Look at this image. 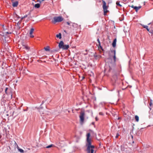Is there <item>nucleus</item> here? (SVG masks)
<instances>
[{
  "label": "nucleus",
  "instance_id": "nucleus-6",
  "mask_svg": "<svg viewBox=\"0 0 153 153\" xmlns=\"http://www.w3.org/2000/svg\"><path fill=\"white\" fill-rule=\"evenodd\" d=\"M34 31V29L32 28H31L29 31V37L31 38H33L34 37V35L33 34Z\"/></svg>",
  "mask_w": 153,
  "mask_h": 153
},
{
  "label": "nucleus",
  "instance_id": "nucleus-31",
  "mask_svg": "<svg viewBox=\"0 0 153 153\" xmlns=\"http://www.w3.org/2000/svg\"><path fill=\"white\" fill-rule=\"evenodd\" d=\"M96 121H97V120H98V119L96 117Z\"/></svg>",
  "mask_w": 153,
  "mask_h": 153
},
{
  "label": "nucleus",
  "instance_id": "nucleus-21",
  "mask_svg": "<svg viewBox=\"0 0 153 153\" xmlns=\"http://www.w3.org/2000/svg\"><path fill=\"white\" fill-rule=\"evenodd\" d=\"M149 104V105L150 106H151L152 105V100L150 101Z\"/></svg>",
  "mask_w": 153,
  "mask_h": 153
},
{
  "label": "nucleus",
  "instance_id": "nucleus-20",
  "mask_svg": "<svg viewBox=\"0 0 153 153\" xmlns=\"http://www.w3.org/2000/svg\"><path fill=\"white\" fill-rule=\"evenodd\" d=\"M142 26H143V27L144 28H147V27H148V26H147V25H142V24H141V25Z\"/></svg>",
  "mask_w": 153,
  "mask_h": 153
},
{
  "label": "nucleus",
  "instance_id": "nucleus-25",
  "mask_svg": "<svg viewBox=\"0 0 153 153\" xmlns=\"http://www.w3.org/2000/svg\"><path fill=\"white\" fill-rule=\"evenodd\" d=\"M119 135L118 134H117L116 136H115V138H117L118 137V136Z\"/></svg>",
  "mask_w": 153,
  "mask_h": 153
},
{
  "label": "nucleus",
  "instance_id": "nucleus-11",
  "mask_svg": "<svg viewBox=\"0 0 153 153\" xmlns=\"http://www.w3.org/2000/svg\"><path fill=\"white\" fill-rule=\"evenodd\" d=\"M18 4V2L17 1H15L13 2V7H17Z\"/></svg>",
  "mask_w": 153,
  "mask_h": 153
},
{
  "label": "nucleus",
  "instance_id": "nucleus-2",
  "mask_svg": "<svg viewBox=\"0 0 153 153\" xmlns=\"http://www.w3.org/2000/svg\"><path fill=\"white\" fill-rule=\"evenodd\" d=\"M63 20V18L61 16H55L53 17L52 20V22L53 24H55L57 22H60Z\"/></svg>",
  "mask_w": 153,
  "mask_h": 153
},
{
  "label": "nucleus",
  "instance_id": "nucleus-22",
  "mask_svg": "<svg viewBox=\"0 0 153 153\" xmlns=\"http://www.w3.org/2000/svg\"><path fill=\"white\" fill-rule=\"evenodd\" d=\"M27 17V15H26L25 16L23 17H22V19L23 18H25Z\"/></svg>",
  "mask_w": 153,
  "mask_h": 153
},
{
  "label": "nucleus",
  "instance_id": "nucleus-14",
  "mask_svg": "<svg viewBox=\"0 0 153 153\" xmlns=\"http://www.w3.org/2000/svg\"><path fill=\"white\" fill-rule=\"evenodd\" d=\"M34 7L36 8H39L40 7V4H35Z\"/></svg>",
  "mask_w": 153,
  "mask_h": 153
},
{
  "label": "nucleus",
  "instance_id": "nucleus-8",
  "mask_svg": "<svg viewBox=\"0 0 153 153\" xmlns=\"http://www.w3.org/2000/svg\"><path fill=\"white\" fill-rule=\"evenodd\" d=\"M97 41L99 43L98 45H97L98 47V50H99L100 51V49L102 50L103 49H102V47L100 45V43L99 39H98L97 40Z\"/></svg>",
  "mask_w": 153,
  "mask_h": 153
},
{
  "label": "nucleus",
  "instance_id": "nucleus-12",
  "mask_svg": "<svg viewBox=\"0 0 153 153\" xmlns=\"http://www.w3.org/2000/svg\"><path fill=\"white\" fill-rule=\"evenodd\" d=\"M23 46L26 50H29L30 49V48L27 45H23Z\"/></svg>",
  "mask_w": 153,
  "mask_h": 153
},
{
  "label": "nucleus",
  "instance_id": "nucleus-10",
  "mask_svg": "<svg viewBox=\"0 0 153 153\" xmlns=\"http://www.w3.org/2000/svg\"><path fill=\"white\" fill-rule=\"evenodd\" d=\"M117 42V39L116 38L115 39L112 43V45L113 47H115L116 46V43Z\"/></svg>",
  "mask_w": 153,
  "mask_h": 153
},
{
  "label": "nucleus",
  "instance_id": "nucleus-5",
  "mask_svg": "<svg viewBox=\"0 0 153 153\" xmlns=\"http://www.w3.org/2000/svg\"><path fill=\"white\" fill-rule=\"evenodd\" d=\"M85 113L83 112H81L79 115V118L80 119V122L82 123L84 120Z\"/></svg>",
  "mask_w": 153,
  "mask_h": 153
},
{
  "label": "nucleus",
  "instance_id": "nucleus-1",
  "mask_svg": "<svg viewBox=\"0 0 153 153\" xmlns=\"http://www.w3.org/2000/svg\"><path fill=\"white\" fill-rule=\"evenodd\" d=\"M90 133H87V143L86 144L87 151L88 153H93L94 146L91 145V139L90 138Z\"/></svg>",
  "mask_w": 153,
  "mask_h": 153
},
{
  "label": "nucleus",
  "instance_id": "nucleus-28",
  "mask_svg": "<svg viewBox=\"0 0 153 153\" xmlns=\"http://www.w3.org/2000/svg\"><path fill=\"white\" fill-rule=\"evenodd\" d=\"M146 30H147L148 31H149V29L148 27H147V28H146Z\"/></svg>",
  "mask_w": 153,
  "mask_h": 153
},
{
  "label": "nucleus",
  "instance_id": "nucleus-27",
  "mask_svg": "<svg viewBox=\"0 0 153 153\" xmlns=\"http://www.w3.org/2000/svg\"><path fill=\"white\" fill-rule=\"evenodd\" d=\"M150 33H151L153 35V31H151L149 32Z\"/></svg>",
  "mask_w": 153,
  "mask_h": 153
},
{
  "label": "nucleus",
  "instance_id": "nucleus-9",
  "mask_svg": "<svg viewBox=\"0 0 153 153\" xmlns=\"http://www.w3.org/2000/svg\"><path fill=\"white\" fill-rule=\"evenodd\" d=\"M15 144H16L17 145V148L18 150L21 153H24V150L22 149H21L19 148V146H18V145H17L16 142L15 143Z\"/></svg>",
  "mask_w": 153,
  "mask_h": 153
},
{
  "label": "nucleus",
  "instance_id": "nucleus-19",
  "mask_svg": "<svg viewBox=\"0 0 153 153\" xmlns=\"http://www.w3.org/2000/svg\"><path fill=\"white\" fill-rule=\"evenodd\" d=\"M116 4L117 6H119L120 7H121L122 6V5L120 4L119 2L118 1H117V2H116Z\"/></svg>",
  "mask_w": 153,
  "mask_h": 153
},
{
  "label": "nucleus",
  "instance_id": "nucleus-32",
  "mask_svg": "<svg viewBox=\"0 0 153 153\" xmlns=\"http://www.w3.org/2000/svg\"><path fill=\"white\" fill-rule=\"evenodd\" d=\"M2 26H3V27H4V25H3Z\"/></svg>",
  "mask_w": 153,
  "mask_h": 153
},
{
  "label": "nucleus",
  "instance_id": "nucleus-4",
  "mask_svg": "<svg viewBox=\"0 0 153 153\" xmlns=\"http://www.w3.org/2000/svg\"><path fill=\"white\" fill-rule=\"evenodd\" d=\"M108 6L106 5V3L104 1L102 0V7L104 11V15L106 14L108 11L107 10Z\"/></svg>",
  "mask_w": 153,
  "mask_h": 153
},
{
  "label": "nucleus",
  "instance_id": "nucleus-17",
  "mask_svg": "<svg viewBox=\"0 0 153 153\" xmlns=\"http://www.w3.org/2000/svg\"><path fill=\"white\" fill-rule=\"evenodd\" d=\"M55 146H54V145L53 144H51V145H50L49 146H47V147H46V148H50L51 147H54Z\"/></svg>",
  "mask_w": 153,
  "mask_h": 153
},
{
  "label": "nucleus",
  "instance_id": "nucleus-18",
  "mask_svg": "<svg viewBox=\"0 0 153 153\" xmlns=\"http://www.w3.org/2000/svg\"><path fill=\"white\" fill-rule=\"evenodd\" d=\"M45 50L46 51H48L49 50V47H47L44 48Z\"/></svg>",
  "mask_w": 153,
  "mask_h": 153
},
{
  "label": "nucleus",
  "instance_id": "nucleus-13",
  "mask_svg": "<svg viewBox=\"0 0 153 153\" xmlns=\"http://www.w3.org/2000/svg\"><path fill=\"white\" fill-rule=\"evenodd\" d=\"M56 36L57 38H59V39H61L62 38L61 33H59V34H56Z\"/></svg>",
  "mask_w": 153,
  "mask_h": 153
},
{
  "label": "nucleus",
  "instance_id": "nucleus-3",
  "mask_svg": "<svg viewBox=\"0 0 153 153\" xmlns=\"http://www.w3.org/2000/svg\"><path fill=\"white\" fill-rule=\"evenodd\" d=\"M59 47L60 49L67 50L69 48V46L68 45H64L63 42L62 41H61L59 44Z\"/></svg>",
  "mask_w": 153,
  "mask_h": 153
},
{
  "label": "nucleus",
  "instance_id": "nucleus-7",
  "mask_svg": "<svg viewBox=\"0 0 153 153\" xmlns=\"http://www.w3.org/2000/svg\"><path fill=\"white\" fill-rule=\"evenodd\" d=\"M131 7L134 8V9L135 10L136 12H137L138 10L140 9L141 8V6L137 7V6H134L132 5L131 6H130Z\"/></svg>",
  "mask_w": 153,
  "mask_h": 153
},
{
  "label": "nucleus",
  "instance_id": "nucleus-15",
  "mask_svg": "<svg viewBox=\"0 0 153 153\" xmlns=\"http://www.w3.org/2000/svg\"><path fill=\"white\" fill-rule=\"evenodd\" d=\"M114 53V56L113 57L114 59V61H116V51L115 50L113 51Z\"/></svg>",
  "mask_w": 153,
  "mask_h": 153
},
{
  "label": "nucleus",
  "instance_id": "nucleus-29",
  "mask_svg": "<svg viewBox=\"0 0 153 153\" xmlns=\"http://www.w3.org/2000/svg\"><path fill=\"white\" fill-rule=\"evenodd\" d=\"M67 23L68 24V25H70V23L68 22H67Z\"/></svg>",
  "mask_w": 153,
  "mask_h": 153
},
{
  "label": "nucleus",
  "instance_id": "nucleus-26",
  "mask_svg": "<svg viewBox=\"0 0 153 153\" xmlns=\"http://www.w3.org/2000/svg\"><path fill=\"white\" fill-rule=\"evenodd\" d=\"M44 0H37V1H39L41 2H42Z\"/></svg>",
  "mask_w": 153,
  "mask_h": 153
},
{
  "label": "nucleus",
  "instance_id": "nucleus-24",
  "mask_svg": "<svg viewBox=\"0 0 153 153\" xmlns=\"http://www.w3.org/2000/svg\"><path fill=\"white\" fill-rule=\"evenodd\" d=\"M8 89V88H6L5 89V93H7V91Z\"/></svg>",
  "mask_w": 153,
  "mask_h": 153
},
{
  "label": "nucleus",
  "instance_id": "nucleus-16",
  "mask_svg": "<svg viewBox=\"0 0 153 153\" xmlns=\"http://www.w3.org/2000/svg\"><path fill=\"white\" fill-rule=\"evenodd\" d=\"M135 118L136 120V121L138 122L139 121V118L138 116L137 115H136L135 116Z\"/></svg>",
  "mask_w": 153,
  "mask_h": 153
},
{
  "label": "nucleus",
  "instance_id": "nucleus-23",
  "mask_svg": "<svg viewBox=\"0 0 153 153\" xmlns=\"http://www.w3.org/2000/svg\"><path fill=\"white\" fill-rule=\"evenodd\" d=\"M99 114L100 115H103V113L102 112H100L99 113Z\"/></svg>",
  "mask_w": 153,
  "mask_h": 153
},
{
  "label": "nucleus",
  "instance_id": "nucleus-30",
  "mask_svg": "<svg viewBox=\"0 0 153 153\" xmlns=\"http://www.w3.org/2000/svg\"><path fill=\"white\" fill-rule=\"evenodd\" d=\"M85 78V77L84 76H83L82 77V79H83Z\"/></svg>",
  "mask_w": 153,
  "mask_h": 153
}]
</instances>
